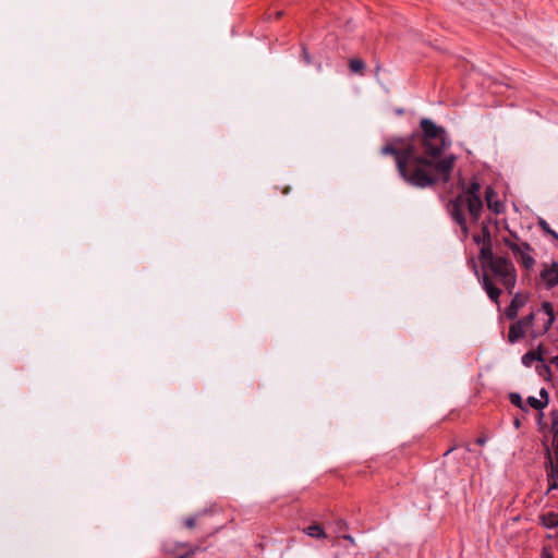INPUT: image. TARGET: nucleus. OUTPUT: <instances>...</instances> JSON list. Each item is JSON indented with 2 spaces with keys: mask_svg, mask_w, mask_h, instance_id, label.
Segmentation results:
<instances>
[{
  "mask_svg": "<svg viewBox=\"0 0 558 558\" xmlns=\"http://www.w3.org/2000/svg\"><path fill=\"white\" fill-rule=\"evenodd\" d=\"M481 283L488 298L496 304L499 303L501 289L497 284L502 286L509 294L513 293L515 288L518 274L512 260L506 256L498 258L481 269Z\"/></svg>",
  "mask_w": 558,
  "mask_h": 558,
  "instance_id": "f03ea898",
  "label": "nucleus"
},
{
  "mask_svg": "<svg viewBox=\"0 0 558 558\" xmlns=\"http://www.w3.org/2000/svg\"><path fill=\"white\" fill-rule=\"evenodd\" d=\"M502 243L511 251L517 263L525 270H532L536 264L533 256V247L522 241L517 233L510 232V236L502 238Z\"/></svg>",
  "mask_w": 558,
  "mask_h": 558,
  "instance_id": "7ed1b4c3",
  "label": "nucleus"
},
{
  "mask_svg": "<svg viewBox=\"0 0 558 558\" xmlns=\"http://www.w3.org/2000/svg\"><path fill=\"white\" fill-rule=\"evenodd\" d=\"M502 256H498L494 253L493 248V242L489 241L487 243H484L481 245L480 248V262H481V269L484 268V266L496 262L498 258H501Z\"/></svg>",
  "mask_w": 558,
  "mask_h": 558,
  "instance_id": "9d476101",
  "label": "nucleus"
},
{
  "mask_svg": "<svg viewBox=\"0 0 558 558\" xmlns=\"http://www.w3.org/2000/svg\"><path fill=\"white\" fill-rule=\"evenodd\" d=\"M539 227L546 232L551 234L554 238L558 239V234L550 229L549 225L545 220L539 221Z\"/></svg>",
  "mask_w": 558,
  "mask_h": 558,
  "instance_id": "412c9836",
  "label": "nucleus"
},
{
  "mask_svg": "<svg viewBox=\"0 0 558 558\" xmlns=\"http://www.w3.org/2000/svg\"><path fill=\"white\" fill-rule=\"evenodd\" d=\"M464 449H465V451H471V449H470V446H469V445H465V446H464Z\"/></svg>",
  "mask_w": 558,
  "mask_h": 558,
  "instance_id": "c756f323",
  "label": "nucleus"
},
{
  "mask_svg": "<svg viewBox=\"0 0 558 558\" xmlns=\"http://www.w3.org/2000/svg\"><path fill=\"white\" fill-rule=\"evenodd\" d=\"M458 447H451L449 448L446 452H445V456H448L449 453H451L453 450H456Z\"/></svg>",
  "mask_w": 558,
  "mask_h": 558,
  "instance_id": "c85d7f7f",
  "label": "nucleus"
},
{
  "mask_svg": "<svg viewBox=\"0 0 558 558\" xmlns=\"http://www.w3.org/2000/svg\"><path fill=\"white\" fill-rule=\"evenodd\" d=\"M509 400L510 402L514 405V407H518L519 409L523 410V411H526V407L524 405L523 403V400H522V397L520 396V393L518 392H511L509 395Z\"/></svg>",
  "mask_w": 558,
  "mask_h": 558,
  "instance_id": "a211bd4d",
  "label": "nucleus"
},
{
  "mask_svg": "<svg viewBox=\"0 0 558 558\" xmlns=\"http://www.w3.org/2000/svg\"><path fill=\"white\" fill-rule=\"evenodd\" d=\"M542 524L547 529H553L558 525V513L547 512L539 517Z\"/></svg>",
  "mask_w": 558,
  "mask_h": 558,
  "instance_id": "4468645a",
  "label": "nucleus"
},
{
  "mask_svg": "<svg viewBox=\"0 0 558 558\" xmlns=\"http://www.w3.org/2000/svg\"><path fill=\"white\" fill-rule=\"evenodd\" d=\"M349 68L352 72L360 73L365 68V63L361 59L353 58L349 62Z\"/></svg>",
  "mask_w": 558,
  "mask_h": 558,
  "instance_id": "6ab92c4d",
  "label": "nucleus"
},
{
  "mask_svg": "<svg viewBox=\"0 0 558 558\" xmlns=\"http://www.w3.org/2000/svg\"><path fill=\"white\" fill-rule=\"evenodd\" d=\"M473 241L478 245H483L484 243L492 241L490 231L486 223L482 225L481 233L473 235Z\"/></svg>",
  "mask_w": 558,
  "mask_h": 558,
  "instance_id": "2eb2a0df",
  "label": "nucleus"
},
{
  "mask_svg": "<svg viewBox=\"0 0 558 558\" xmlns=\"http://www.w3.org/2000/svg\"><path fill=\"white\" fill-rule=\"evenodd\" d=\"M553 451L547 450L548 488H558V413L553 412Z\"/></svg>",
  "mask_w": 558,
  "mask_h": 558,
  "instance_id": "20e7f679",
  "label": "nucleus"
},
{
  "mask_svg": "<svg viewBox=\"0 0 558 558\" xmlns=\"http://www.w3.org/2000/svg\"><path fill=\"white\" fill-rule=\"evenodd\" d=\"M476 445L478 446H483L485 442H486V438L485 437H478L476 440H475Z\"/></svg>",
  "mask_w": 558,
  "mask_h": 558,
  "instance_id": "a878e982",
  "label": "nucleus"
},
{
  "mask_svg": "<svg viewBox=\"0 0 558 558\" xmlns=\"http://www.w3.org/2000/svg\"><path fill=\"white\" fill-rule=\"evenodd\" d=\"M302 57H303V60L305 61L306 64H310L312 62L311 56H310V53H308L306 48H303Z\"/></svg>",
  "mask_w": 558,
  "mask_h": 558,
  "instance_id": "5701e85b",
  "label": "nucleus"
},
{
  "mask_svg": "<svg viewBox=\"0 0 558 558\" xmlns=\"http://www.w3.org/2000/svg\"><path fill=\"white\" fill-rule=\"evenodd\" d=\"M533 314L535 318L531 326V336L532 338H537L545 335L555 322L553 304L545 301L542 303L541 308Z\"/></svg>",
  "mask_w": 558,
  "mask_h": 558,
  "instance_id": "39448f33",
  "label": "nucleus"
},
{
  "mask_svg": "<svg viewBox=\"0 0 558 558\" xmlns=\"http://www.w3.org/2000/svg\"><path fill=\"white\" fill-rule=\"evenodd\" d=\"M525 299L520 294L517 293L512 298L510 304L506 308V316L509 319H514L518 316V312L521 306L524 305Z\"/></svg>",
  "mask_w": 558,
  "mask_h": 558,
  "instance_id": "f8f14e48",
  "label": "nucleus"
},
{
  "mask_svg": "<svg viewBox=\"0 0 558 558\" xmlns=\"http://www.w3.org/2000/svg\"><path fill=\"white\" fill-rule=\"evenodd\" d=\"M451 146L446 130L428 118L420 121V131L407 138L396 137L380 149L395 157L400 177L410 185L425 189L448 183L456 163L454 155L442 153Z\"/></svg>",
  "mask_w": 558,
  "mask_h": 558,
  "instance_id": "f257e3e1",
  "label": "nucleus"
},
{
  "mask_svg": "<svg viewBox=\"0 0 558 558\" xmlns=\"http://www.w3.org/2000/svg\"><path fill=\"white\" fill-rule=\"evenodd\" d=\"M305 531H306V534L311 537H315V538L326 537V533L324 532L323 527L318 524L310 525Z\"/></svg>",
  "mask_w": 558,
  "mask_h": 558,
  "instance_id": "f3484780",
  "label": "nucleus"
},
{
  "mask_svg": "<svg viewBox=\"0 0 558 558\" xmlns=\"http://www.w3.org/2000/svg\"><path fill=\"white\" fill-rule=\"evenodd\" d=\"M464 207L465 202L463 195L457 196L456 198L451 199L448 204V210L451 218L460 226L463 235L468 236L469 228L464 215Z\"/></svg>",
  "mask_w": 558,
  "mask_h": 558,
  "instance_id": "423d86ee",
  "label": "nucleus"
},
{
  "mask_svg": "<svg viewBox=\"0 0 558 558\" xmlns=\"http://www.w3.org/2000/svg\"><path fill=\"white\" fill-rule=\"evenodd\" d=\"M196 525V515L189 517L184 520V526L187 529H193Z\"/></svg>",
  "mask_w": 558,
  "mask_h": 558,
  "instance_id": "4be33fe9",
  "label": "nucleus"
},
{
  "mask_svg": "<svg viewBox=\"0 0 558 558\" xmlns=\"http://www.w3.org/2000/svg\"><path fill=\"white\" fill-rule=\"evenodd\" d=\"M534 361H543V357H542V354L539 351L538 352L530 351V352H526L522 356V363L525 366H531Z\"/></svg>",
  "mask_w": 558,
  "mask_h": 558,
  "instance_id": "dca6fc26",
  "label": "nucleus"
},
{
  "mask_svg": "<svg viewBox=\"0 0 558 558\" xmlns=\"http://www.w3.org/2000/svg\"><path fill=\"white\" fill-rule=\"evenodd\" d=\"M541 558H554V557L547 548H543Z\"/></svg>",
  "mask_w": 558,
  "mask_h": 558,
  "instance_id": "393cba45",
  "label": "nucleus"
},
{
  "mask_svg": "<svg viewBox=\"0 0 558 558\" xmlns=\"http://www.w3.org/2000/svg\"><path fill=\"white\" fill-rule=\"evenodd\" d=\"M193 549H194V550H195V553H196V551L201 550V547H199V546H196V547H194Z\"/></svg>",
  "mask_w": 558,
  "mask_h": 558,
  "instance_id": "7c9ffc66",
  "label": "nucleus"
},
{
  "mask_svg": "<svg viewBox=\"0 0 558 558\" xmlns=\"http://www.w3.org/2000/svg\"><path fill=\"white\" fill-rule=\"evenodd\" d=\"M539 277L548 290L555 288L558 284V262L544 263Z\"/></svg>",
  "mask_w": 558,
  "mask_h": 558,
  "instance_id": "6e6552de",
  "label": "nucleus"
},
{
  "mask_svg": "<svg viewBox=\"0 0 558 558\" xmlns=\"http://www.w3.org/2000/svg\"><path fill=\"white\" fill-rule=\"evenodd\" d=\"M551 363L558 367V354L551 359Z\"/></svg>",
  "mask_w": 558,
  "mask_h": 558,
  "instance_id": "cd10ccee",
  "label": "nucleus"
},
{
  "mask_svg": "<svg viewBox=\"0 0 558 558\" xmlns=\"http://www.w3.org/2000/svg\"><path fill=\"white\" fill-rule=\"evenodd\" d=\"M343 538L350 542V544L354 545L355 541L351 535H343Z\"/></svg>",
  "mask_w": 558,
  "mask_h": 558,
  "instance_id": "bb28decb",
  "label": "nucleus"
},
{
  "mask_svg": "<svg viewBox=\"0 0 558 558\" xmlns=\"http://www.w3.org/2000/svg\"><path fill=\"white\" fill-rule=\"evenodd\" d=\"M195 555V550L194 549H190L187 553H185L184 555H181L177 558H192L193 556Z\"/></svg>",
  "mask_w": 558,
  "mask_h": 558,
  "instance_id": "b1692460",
  "label": "nucleus"
},
{
  "mask_svg": "<svg viewBox=\"0 0 558 558\" xmlns=\"http://www.w3.org/2000/svg\"><path fill=\"white\" fill-rule=\"evenodd\" d=\"M465 206L470 213L473 221H477L481 218L483 202L480 196L464 197Z\"/></svg>",
  "mask_w": 558,
  "mask_h": 558,
  "instance_id": "9b49d317",
  "label": "nucleus"
},
{
  "mask_svg": "<svg viewBox=\"0 0 558 558\" xmlns=\"http://www.w3.org/2000/svg\"><path fill=\"white\" fill-rule=\"evenodd\" d=\"M539 396L542 399H537L536 397H529L526 402L527 404L535 410H543L548 404V392L545 388L539 390Z\"/></svg>",
  "mask_w": 558,
  "mask_h": 558,
  "instance_id": "ddd939ff",
  "label": "nucleus"
},
{
  "mask_svg": "<svg viewBox=\"0 0 558 558\" xmlns=\"http://www.w3.org/2000/svg\"><path fill=\"white\" fill-rule=\"evenodd\" d=\"M481 185L478 182L473 181L471 182L470 186L465 191L464 197H471V196H480Z\"/></svg>",
  "mask_w": 558,
  "mask_h": 558,
  "instance_id": "aec40b11",
  "label": "nucleus"
},
{
  "mask_svg": "<svg viewBox=\"0 0 558 558\" xmlns=\"http://www.w3.org/2000/svg\"><path fill=\"white\" fill-rule=\"evenodd\" d=\"M535 318L533 313H530L527 316L519 319L517 323L512 324L509 328L508 340L511 343L518 342L525 332L531 331L532 323Z\"/></svg>",
  "mask_w": 558,
  "mask_h": 558,
  "instance_id": "0eeeda50",
  "label": "nucleus"
},
{
  "mask_svg": "<svg viewBox=\"0 0 558 558\" xmlns=\"http://www.w3.org/2000/svg\"><path fill=\"white\" fill-rule=\"evenodd\" d=\"M485 199L489 210L494 214L499 215L504 211L505 206L501 201L498 199L497 193L492 186H487L485 190Z\"/></svg>",
  "mask_w": 558,
  "mask_h": 558,
  "instance_id": "1a4fd4ad",
  "label": "nucleus"
}]
</instances>
